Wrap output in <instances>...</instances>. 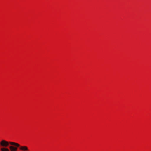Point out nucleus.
Here are the masks:
<instances>
[{
    "instance_id": "obj_1",
    "label": "nucleus",
    "mask_w": 151,
    "mask_h": 151,
    "mask_svg": "<svg viewBox=\"0 0 151 151\" xmlns=\"http://www.w3.org/2000/svg\"><path fill=\"white\" fill-rule=\"evenodd\" d=\"M11 146L9 147L10 151H16L18 147H19L20 150H21L26 151L28 150L27 147L26 146H20V145L14 142H10Z\"/></svg>"
},
{
    "instance_id": "obj_2",
    "label": "nucleus",
    "mask_w": 151,
    "mask_h": 151,
    "mask_svg": "<svg viewBox=\"0 0 151 151\" xmlns=\"http://www.w3.org/2000/svg\"><path fill=\"white\" fill-rule=\"evenodd\" d=\"M8 142L5 140H3L0 142V144L1 145L2 147H6L8 146H11L10 142Z\"/></svg>"
},
{
    "instance_id": "obj_3",
    "label": "nucleus",
    "mask_w": 151,
    "mask_h": 151,
    "mask_svg": "<svg viewBox=\"0 0 151 151\" xmlns=\"http://www.w3.org/2000/svg\"><path fill=\"white\" fill-rule=\"evenodd\" d=\"M1 151H9L10 150L6 148H2L1 149Z\"/></svg>"
}]
</instances>
